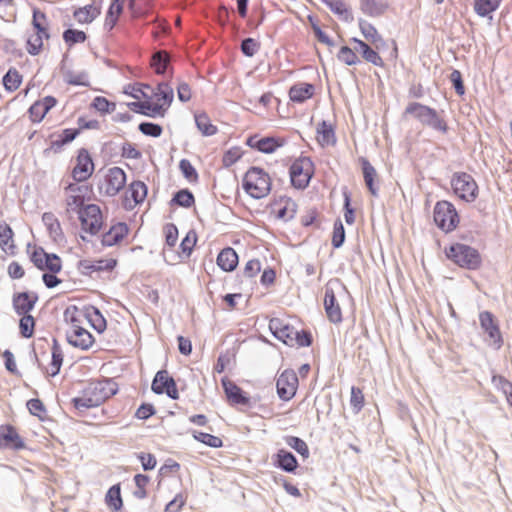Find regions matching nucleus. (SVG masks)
I'll return each mask as SVG.
<instances>
[{
    "mask_svg": "<svg viewBox=\"0 0 512 512\" xmlns=\"http://www.w3.org/2000/svg\"><path fill=\"white\" fill-rule=\"evenodd\" d=\"M125 0H112L105 18V27L111 30L116 25L124 7Z\"/></svg>",
    "mask_w": 512,
    "mask_h": 512,
    "instance_id": "nucleus-40",
    "label": "nucleus"
},
{
    "mask_svg": "<svg viewBox=\"0 0 512 512\" xmlns=\"http://www.w3.org/2000/svg\"><path fill=\"white\" fill-rule=\"evenodd\" d=\"M481 328L487 333L490 343L497 349L503 345V337L497 320L489 311H483L479 314Z\"/></svg>",
    "mask_w": 512,
    "mask_h": 512,
    "instance_id": "nucleus-19",
    "label": "nucleus"
},
{
    "mask_svg": "<svg viewBox=\"0 0 512 512\" xmlns=\"http://www.w3.org/2000/svg\"><path fill=\"white\" fill-rule=\"evenodd\" d=\"M299 380L294 370H284L276 381V388L279 397L284 401L291 400L298 389Z\"/></svg>",
    "mask_w": 512,
    "mask_h": 512,
    "instance_id": "nucleus-16",
    "label": "nucleus"
},
{
    "mask_svg": "<svg viewBox=\"0 0 512 512\" xmlns=\"http://www.w3.org/2000/svg\"><path fill=\"white\" fill-rule=\"evenodd\" d=\"M88 188L77 184H69L66 189V210L67 212H79L84 207L85 196Z\"/></svg>",
    "mask_w": 512,
    "mask_h": 512,
    "instance_id": "nucleus-22",
    "label": "nucleus"
},
{
    "mask_svg": "<svg viewBox=\"0 0 512 512\" xmlns=\"http://www.w3.org/2000/svg\"><path fill=\"white\" fill-rule=\"evenodd\" d=\"M359 162L362 167L364 182L369 190V192L373 195H377V188L375 187V180L377 179V172L375 168L371 165V163L364 157L359 158Z\"/></svg>",
    "mask_w": 512,
    "mask_h": 512,
    "instance_id": "nucleus-35",
    "label": "nucleus"
},
{
    "mask_svg": "<svg viewBox=\"0 0 512 512\" xmlns=\"http://www.w3.org/2000/svg\"><path fill=\"white\" fill-rule=\"evenodd\" d=\"M129 227L124 222H118L109 228L108 231L103 233L101 238V244L105 247H112L122 243V241L128 236Z\"/></svg>",
    "mask_w": 512,
    "mask_h": 512,
    "instance_id": "nucleus-25",
    "label": "nucleus"
},
{
    "mask_svg": "<svg viewBox=\"0 0 512 512\" xmlns=\"http://www.w3.org/2000/svg\"><path fill=\"white\" fill-rule=\"evenodd\" d=\"M197 243V234L194 230L187 232L180 243V250L183 255L189 257Z\"/></svg>",
    "mask_w": 512,
    "mask_h": 512,
    "instance_id": "nucleus-51",
    "label": "nucleus"
},
{
    "mask_svg": "<svg viewBox=\"0 0 512 512\" xmlns=\"http://www.w3.org/2000/svg\"><path fill=\"white\" fill-rule=\"evenodd\" d=\"M315 94V85L307 82H296L288 90L289 100L294 104H303L312 99Z\"/></svg>",
    "mask_w": 512,
    "mask_h": 512,
    "instance_id": "nucleus-23",
    "label": "nucleus"
},
{
    "mask_svg": "<svg viewBox=\"0 0 512 512\" xmlns=\"http://www.w3.org/2000/svg\"><path fill=\"white\" fill-rule=\"evenodd\" d=\"M101 14V6L94 3L74 10L73 17L79 24H89Z\"/></svg>",
    "mask_w": 512,
    "mask_h": 512,
    "instance_id": "nucleus-32",
    "label": "nucleus"
},
{
    "mask_svg": "<svg viewBox=\"0 0 512 512\" xmlns=\"http://www.w3.org/2000/svg\"><path fill=\"white\" fill-rule=\"evenodd\" d=\"M433 218L437 227L445 233L454 231L460 222L455 206L445 200L438 201L435 204Z\"/></svg>",
    "mask_w": 512,
    "mask_h": 512,
    "instance_id": "nucleus-10",
    "label": "nucleus"
},
{
    "mask_svg": "<svg viewBox=\"0 0 512 512\" xmlns=\"http://www.w3.org/2000/svg\"><path fill=\"white\" fill-rule=\"evenodd\" d=\"M222 385L228 401L235 405H247L249 398L244 396L243 391L232 380L227 377L222 379Z\"/></svg>",
    "mask_w": 512,
    "mask_h": 512,
    "instance_id": "nucleus-30",
    "label": "nucleus"
},
{
    "mask_svg": "<svg viewBox=\"0 0 512 512\" xmlns=\"http://www.w3.org/2000/svg\"><path fill=\"white\" fill-rule=\"evenodd\" d=\"M492 383L495 388L502 391L504 395L512 391V382L502 375H494L492 377Z\"/></svg>",
    "mask_w": 512,
    "mask_h": 512,
    "instance_id": "nucleus-63",
    "label": "nucleus"
},
{
    "mask_svg": "<svg viewBox=\"0 0 512 512\" xmlns=\"http://www.w3.org/2000/svg\"><path fill=\"white\" fill-rule=\"evenodd\" d=\"M49 23L44 12L35 9L32 19V31L27 37V51L31 55H37L44 46V41L48 40L50 35L48 32Z\"/></svg>",
    "mask_w": 512,
    "mask_h": 512,
    "instance_id": "nucleus-8",
    "label": "nucleus"
},
{
    "mask_svg": "<svg viewBox=\"0 0 512 512\" xmlns=\"http://www.w3.org/2000/svg\"><path fill=\"white\" fill-rule=\"evenodd\" d=\"M126 184V174L119 167L109 168L106 172L100 189L108 196L117 195Z\"/></svg>",
    "mask_w": 512,
    "mask_h": 512,
    "instance_id": "nucleus-18",
    "label": "nucleus"
},
{
    "mask_svg": "<svg viewBox=\"0 0 512 512\" xmlns=\"http://www.w3.org/2000/svg\"><path fill=\"white\" fill-rule=\"evenodd\" d=\"M25 448V441L17 429L10 424L0 425V449L21 450Z\"/></svg>",
    "mask_w": 512,
    "mask_h": 512,
    "instance_id": "nucleus-21",
    "label": "nucleus"
},
{
    "mask_svg": "<svg viewBox=\"0 0 512 512\" xmlns=\"http://www.w3.org/2000/svg\"><path fill=\"white\" fill-rule=\"evenodd\" d=\"M168 64V56L165 52H157L153 55L151 66L157 74H163Z\"/></svg>",
    "mask_w": 512,
    "mask_h": 512,
    "instance_id": "nucleus-57",
    "label": "nucleus"
},
{
    "mask_svg": "<svg viewBox=\"0 0 512 512\" xmlns=\"http://www.w3.org/2000/svg\"><path fill=\"white\" fill-rule=\"evenodd\" d=\"M91 107L101 114H107L115 110L116 104L103 96H97L93 99Z\"/></svg>",
    "mask_w": 512,
    "mask_h": 512,
    "instance_id": "nucleus-50",
    "label": "nucleus"
},
{
    "mask_svg": "<svg viewBox=\"0 0 512 512\" xmlns=\"http://www.w3.org/2000/svg\"><path fill=\"white\" fill-rule=\"evenodd\" d=\"M285 441L288 446L298 452L302 457H309V448L304 440L296 436H287Z\"/></svg>",
    "mask_w": 512,
    "mask_h": 512,
    "instance_id": "nucleus-52",
    "label": "nucleus"
},
{
    "mask_svg": "<svg viewBox=\"0 0 512 512\" xmlns=\"http://www.w3.org/2000/svg\"><path fill=\"white\" fill-rule=\"evenodd\" d=\"M451 185L454 193L462 200L472 202L478 195V186L473 177L465 172L453 175Z\"/></svg>",
    "mask_w": 512,
    "mask_h": 512,
    "instance_id": "nucleus-13",
    "label": "nucleus"
},
{
    "mask_svg": "<svg viewBox=\"0 0 512 512\" xmlns=\"http://www.w3.org/2000/svg\"><path fill=\"white\" fill-rule=\"evenodd\" d=\"M195 123L203 136H213L218 132V128L211 122L210 117L205 112L194 115Z\"/></svg>",
    "mask_w": 512,
    "mask_h": 512,
    "instance_id": "nucleus-39",
    "label": "nucleus"
},
{
    "mask_svg": "<svg viewBox=\"0 0 512 512\" xmlns=\"http://www.w3.org/2000/svg\"><path fill=\"white\" fill-rule=\"evenodd\" d=\"M30 260L39 270L58 273L62 269V261L56 254L47 253L42 247H35Z\"/></svg>",
    "mask_w": 512,
    "mask_h": 512,
    "instance_id": "nucleus-15",
    "label": "nucleus"
},
{
    "mask_svg": "<svg viewBox=\"0 0 512 512\" xmlns=\"http://www.w3.org/2000/svg\"><path fill=\"white\" fill-rule=\"evenodd\" d=\"M315 172L313 161L307 156H300L295 159L290 168L289 175L291 184L296 189H305Z\"/></svg>",
    "mask_w": 512,
    "mask_h": 512,
    "instance_id": "nucleus-11",
    "label": "nucleus"
},
{
    "mask_svg": "<svg viewBox=\"0 0 512 512\" xmlns=\"http://www.w3.org/2000/svg\"><path fill=\"white\" fill-rule=\"evenodd\" d=\"M118 264L114 257L102 259H81L77 264L78 271L85 276H92L94 273L112 272Z\"/></svg>",
    "mask_w": 512,
    "mask_h": 512,
    "instance_id": "nucleus-14",
    "label": "nucleus"
},
{
    "mask_svg": "<svg viewBox=\"0 0 512 512\" xmlns=\"http://www.w3.org/2000/svg\"><path fill=\"white\" fill-rule=\"evenodd\" d=\"M0 248L9 255L15 256L17 253V246L14 240V232L9 224L6 222L0 223Z\"/></svg>",
    "mask_w": 512,
    "mask_h": 512,
    "instance_id": "nucleus-28",
    "label": "nucleus"
},
{
    "mask_svg": "<svg viewBox=\"0 0 512 512\" xmlns=\"http://www.w3.org/2000/svg\"><path fill=\"white\" fill-rule=\"evenodd\" d=\"M269 329L278 340L288 346L304 347L311 344L310 333L296 330L286 318L274 317L270 319Z\"/></svg>",
    "mask_w": 512,
    "mask_h": 512,
    "instance_id": "nucleus-4",
    "label": "nucleus"
},
{
    "mask_svg": "<svg viewBox=\"0 0 512 512\" xmlns=\"http://www.w3.org/2000/svg\"><path fill=\"white\" fill-rule=\"evenodd\" d=\"M65 82L74 86H89V80L86 73L68 72L65 75Z\"/></svg>",
    "mask_w": 512,
    "mask_h": 512,
    "instance_id": "nucleus-60",
    "label": "nucleus"
},
{
    "mask_svg": "<svg viewBox=\"0 0 512 512\" xmlns=\"http://www.w3.org/2000/svg\"><path fill=\"white\" fill-rule=\"evenodd\" d=\"M346 293V288L339 279L330 280L325 287L324 307L328 319L333 323L342 321L339 298Z\"/></svg>",
    "mask_w": 512,
    "mask_h": 512,
    "instance_id": "nucleus-9",
    "label": "nucleus"
},
{
    "mask_svg": "<svg viewBox=\"0 0 512 512\" xmlns=\"http://www.w3.org/2000/svg\"><path fill=\"white\" fill-rule=\"evenodd\" d=\"M87 39L84 31L77 29H67L63 33V40L68 46H73L77 43H83Z\"/></svg>",
    "mask_w": 512,
    "mask_h": 512,
    "instance_id": "nucleus-49",
    "label": "nucleus"
},
{
    "mask_svg": "<svg viewBox=\"0 0 512 512\" xmlns=\"http://www.w3.org/2000/svg\"><path fill=\"white\" fill-rule=\"evenodd\" d=\"M80 134V129L67 128L62 130L56 135V139L52 141L51 147L54 149H60L63 146L71 143Z\"/></svg>",
    "mask_w": 512,
    "mask_h": 512,
    "instance_id": "nucleus-41",
    "label": "nucleus"
},
{
    "mask_svg": "<svg viewBox=\"0 0 512 512\" xmlns=\"http://www.w3.org/2000/svg\"><path fill=\"white\" fill-rule=\"evenodd\" d=\"M140 92L144 99V104L141 106L146 109L144 115L149 117H163L174 97L173 88L168 83H159L156 89L143 85Z\"/></svg>",
    "mask_w": 512,
    "mask_h": 512,
    "instance_id": "nucleus-2",
    "label": "nucleus"
},
{
    "mask_svg": "<svg viewBox=\"0 0 512 512\" xmlns=\"http://www.w3.org/2000/svg\"><path fill=\"white\" fill-rule=\"evenodd\" d=\"M57 102V99L53 96H46L35 101L28 109L31 122L40 123L47 113L57 105Z\"/></svg>",
    "mask_w": 512,
    "mask_h": 512,
    "instance_id": "nucleus-24",
    "label": "nucleus"
},
{
    "mask_svg": "<svg viewBox=\"0 0 512 512\" xmlns=\"http://www.w3.org/2000/svg\"><path fill=\"white\" fill-rule=\"evenodd\" d=\"M404 115L412 116L421 124L442 134H447L449 131L447 120L437 110L422 103L410 102L405 108Z\"/></svg>",
    "mask_w": 512,
    "mask_h": 512,
    "instance_id": "nucleus-5",
    "label": "nucleus"
},
{
    "mask_svg": "<svg viewBox=\"0 0 512 512\" xmlns=\"http://www.w3.org/2000/svg\"><path fill=\"white\" fill-rule=\"evenodd\" d=\"M352 41L359 46L361 55L364 60L378 67H382L384 65L381 56L374 49H372L366 42L357 38H353Z\"/></svg>",
    "mask_w": 512,
    "mask_h": 512,
    "instance_id": "nucleus-38",
    "label": "nucleus"
},
{
    "mask_svg": "<svg viewBox=\"0 0 512 512\" xmlns=\"http://www.w3.org/2000/svg\"><path fill=\"white\" fill-rule=\"evenodd\" d=\"M128 192L133 199L134 204L141 203L147 196V187L141 181H134L129 185Z\"/></svg>",
    "mask_w": 512,
    "mask_h": 512,
    "instance_id": "nucleus-45",
    "label": "nucleus"
},
{
    "mask_svg": "<svg viewBox=\"0 0 512 512\" xmlns=\"http://www.w3.org/2000/svg\"><path fill=\"white\" fill-rule=\"evenodd\" d=\"M19 330L24 338H31L34 334L35 319L30 314L20 315Z\"/></svg>",
    "mask_w": 512,
    "mask_h": 512,
    "instance_id": "nucleus-48",
    "label": "nucleus"
},
{
    "mask_svg": "<svg viewBox=\"0 0 512 512\" xmlns=\"http://www.w3.org/2000/svg\"><path fill=\"white\" fill-rule=\"evenodd\" d=\"M447 259L455 265L468 269L477 270L482 265V257L477 249L462 243H453L445 248Z\"/></svg>",
    "mask_w": 512,
    "mask_h": 512,
    "instance_id": "nucleus-7",
    "label": "nucleus"
},
{
    "mask_svg": "<svg viewBox=\"0 0 512 512\" xmlns=\"http://www.w3.org/2000/svg\"><path fill=\"white\" fill-rule=\"evenodd\" d=\"M172 201L178 206L190 208L194 205L195 198L188 189H182L174 195Z\"/></svg>",
    "mask_w": 512,
    "mask_h": 512,
    "instance_id": "nucleus-54",
    "label": "nucleus"
},
{
    "mask_svg": "<svg viewBox=\"0 0 512 512\" xmlns=\"http://www.w3.org/2000/svg\"><path fill=\"white\" fill-rule=\"evenodd\" d=\"M361 33L367 41L373 45H377L379 42H383L382 37L377 32L376 28L368 22H360L359 24Z\"/></svg>",
    "mask_w": 512,
    "mask_h": 512,
    "instance_id": "nucleus-47",
    "label": "nucleus"
},
{
    "mask_svg": "<svg viewBox=\"0 0 512 512\" xmlns=\"http://www.w3.org/2000/svg\"><path fill=\"white\" fill-rule=\"evenodd\" d=\"M193 437L197 441H199V442H201V443H203V444H205L207 446L213 447V448H220V447L223 446V441H222V439L220 437L214 436V435L209 434V433L197 432L196 431V432L193 433Z\"/></svg>",
    "mask_w": 512,
    "mask_h": 512,
    "instance_id": "nucleus-53",
    "label": "nucleus"
},
{
    "mask_svg": "<svg viewBox=\"0 0 512 512\" xmlns=\"http://www.w3.org/2000/svg\"><path fill=\"white\" fill-rule=\"evenodd\" d=\"M151 388L156 394L165 393L172 399L179 398L176 383L166 370L156 373Z\"/></svg>",
    "mask_w": 512,
    "mask_h": 512,
    "instance_id": "nucleus-20",
    "label": "nucleus"
},
{
    "mask_svg": "<svg viewBox=\"0 0 512 512\" xmlns=\"http://www.w3.org/2000/svg\"><path fill=\"white\" fill-rule=\"evenodd\" d=\"M38 296L35 293L19 292L13 296V308L18 315L29 314L34 309Z\"/></svg>",
    "mask_w": 512,
    "mask_h": 512,
    "instance_id": "nucleus-26",
    "label": "nucleus"
},
{
    "mask_svg": "<svg viewBox=\"0 0 512 512\" xmlns=\"http://www.w3.org/2000/svg\"><path fill=\"white\" fill-rule=\"evenodd\" d=\"M275 464L286 472H294L298 467L295 456L285 450L280 449L275 456Z\"/></svg>",
    "mask_w": 512,
    "mask_h": 512,
    "instance_id": "nucleus-36",
    "label": "nucleus"
},
{
    "mask_svg": "<svg viewBox=\"0 0 512 512\" xmlns=\"http://www.w3.org/2000/svg\"><path fill=\"white\" fill-rule=\"evenodd\" d=\"M345 240V230L341 220H337L334 223L332 245L335 248H339Z\"/></svg>",
    "mask_w": 512,
    "mask_h": 512,
    "instance_id": "nucleus-62",
    "label": "nucleus"
},
{
    "mask_svg": "<svg viewBox=\"0 0 512 512\" xmlns=\"http://www.w3.org/2000/svg\"><path fill=\"white\" fill-rule=\"evenodd\" d=\"M316 141L321 147L333 146L336 143L335 128L332 123L322 121L316 128Z\"/></svg>",
    "mask_w": 512,
    "mask_h": 512,
    "instance_id": "nucleus-29",
    "label": "nucleus"
},
{
    "mask_svg": "<svg viewBox=\"0 0 512 512\" xmlns=\"http://www.w3.org/2000/svg\"><path fill=\"white\" fill-rule=\"evenodd\" d=\"M365 404L364 394L361 388L353 386L351 388L350 405L354 413H359Z\"/></svg>",
    "mask_w": 512,
    "mask_h": 512,
    "instance_id": "nucleus-56",
    "label": "nucleus"
},
{
    "mask_svg": "<svg viewBox=\"0 0 512 512\" xmlns=\"http://www.w3.org/2000/svg\"><path fill=\"white\" fill-rule=\"evenodd\" d=\"M82 231L96 235L102 228L104 220L100 207L96 204H88L78 212Z\"/></svg>",
    "mask_w": 512,
    "mask_h": 512,
    "instance_id": "nucleus-12",
    "label": "nucleus"
},
{
    "mask_svg": "<svg viewBox=\"0 0 512 512\" xmlns=\"http://www.w3.org/2000/svg\"><path fill=\"white\" fill-rule=\"evenodd\" d=\"M248 144L263 153H273L278 148L285 144V139L281 137H264L257 139V137H250Z\"/></svg>",
    "mask_w": 512,
    "mask_h": 512,
    "instance_id": "nucleus-27",
    "label": "nucleus"
},
{
    "mask_svg": "<svg viewBox=\"0 0 512 512\" xmlns=\"http://www.w3.org/2000/svg\"><path fill=\"white\" fill-rule=\"evenodd\" d=\"M276 206H279L276 210V215L279 219L287 221L292 219L296 214L297 205L291 199H282Z\"/></svg>",
    "mask_w": 512,
    "mask_h": 512,
    "instance_id": "nucleus-42",
    "label": "nucleus"
},
{
    "mask_svg": "<svg viewBox=\"0 0 512 512\" xmlns=\"http://www.w3.org/2000/svg\"><path fill=\"white\" fill-rule=\"evenodd\" d=\"M501 1L502 0H475L474 10L479 16L485 17L497 10Z\"/></svg>",
    "mask_w": 512,
    "mask_h": 512,
    "instance_id": "nucleus-44",
    "label": "nucleus"
},
{
    "mask_svg": "<svg viewBox=\"0 0 512 512\" xmlns=\"http://www.w3.org/2000/svg\"><path fill=\"white\" fill-rule=\"evenodd\" d=\"M22 83V75L15 68H10L3 77V86L9 92L16 91Z\"/></svg>",
    "mask_w": 512,
    "mask_h": 512,
    "instance_id": "nucleus-43",
    "label": "nucleus"
},
{
    "mask_svg": "<svg viewBox=\"0 0 512 512\" xmlns=\"http://www.w3.org/2000/svg\"><path fill=\"white\" fill-rule=\"evenodd\" d=\"M64 359V354L61 346L59 345L56 339H53V344L51 347V360L50 362L43 367L44 372L48 376H56L61 369L62 363Z\"/></svg>",
    "mask_w": 512,
    "mask_h": 512,
    "instance_id": "nucleus-31",
    "label": "nucleus"
},
{
    "mask_svg": "<svg viewBox=\"0 0 512 512\" xmlns=\"http://www.w3.org/2000/svg\"><path fill=\"white\" fill-rule=\"evenodd\" d=\"M115 393V383L110 380L90 381L72 402L77 409L92 408L101 405Z\"/></svg>",
    "mask_w": 512,
    "mask_h": 512,
    "instance_id": "nucleus-3",
    "label": "nucleus"
},
{
    "mask_svg": "<svg viewBox=\"0 0 512 512\" xmlns=\"http://www.w3.org/2000/svg\"><path fill=\"white\" fill-rule=\"evenodd\" d=\"M187 501V497L179 493L177 494L173 500H171L165 507V512H179L182 507L185 505Z\"/></svg>",
    "mask_w": 512,
    "mask_h": 512,
    "instance_id": "nucleus-64",
    "label": "nucleus"
},
{
    "mask_svg": "<svg viewBox=\"0 0 512 512\" xmlns=\"http://www.w3.org/2000/svg\"><path fill=\"white\" fill-rule=\"evenodd\" d=\"M105 503L113 512L121 511L123 507V499L121 496L120 483L115 484L108 489L105 495Z\"/></svg>",
    "mask_w": 512,
    "mask_h": 512,
    "instance_id": "nucleus-37",
    "label": "nucleus"
},
{
    "mask_svg": "<svg viewBox=\"0 0 512 512\" xmlns=\"http://www.w3.org/2000/svg\"><path fill=\"white\" fill-rule=\"evenodd\" d=\"M64 319L68 325L66 338L73 347L88 350L95 343V338L87 330L85 318L81 314V309L76 306L68 307L64 312Z\"/></svg>",
    "mask_w": 512,
    "mask_h": 512,
    "instance_id": "nucleus-1",
    "label": "nucleus"
},
{
    "mask_svg": "<svg viewBox=\"0 0 512 512\" xmlns=\"http://www.w3.org/2000/svg\"><path fill=\"white\" fill-rule=\"evenodd\" d=\"M81 314L85 318V324L92 326L97 332L102 333L107 327V322L102 313L95 307L81 309Z\"/></svg>",
    "mask_w": 512,
    "mask_h": 512,
    "instance_id": "nucleus-33",
    "label": "nucleus"
},
{
    "mask_svg": "<svg viewBox=\"0 0 512 512\" xmlns=\"http://www.w3.org/2000/svg\"><path fill=\"white\" fill-rule=\"evenodd\" d=\"M242 154V150L239 147H232L228 149L222 157L223 166L230 167L234 165L242 157Z\"/></svg>",
    "mask_w": 512,
    "mask_h": 512,
    "instance_id": "nucleus-58",
    "label": "nucleus"
},
{
    "mask_svg": "<svg viewBox=\"0 0 512 512\" xmlns=\"http://www.w3.org/2000/svg\"><path fill=\"white\" fill-rule=\"evenodd\" d=\"M217 264L222 270L231 272L238 265V255L233 248H224L217 256Z\"/></svg>",
    "mask_w": 512,
    "mask_h": 512,
    "instance_id": "nucleus-34",
    "label": "nucleus"
},
{
    "mask_svg": "<svg viewBox=\"0 0 512 512\" xmlns=\"http://www.w3.org/2000/svg\"><path fill=\"white\" fill-rule=\"evenodd\" d=\"M179 168H180L182 174L184 175V177L189 182H197L198 173L189 160L182 159L179 163Z\"/></svg>",
    "mask_w": 512,
    "mask_h": 512,
    "instance_id": "nucleus-59",
    "label": "nucleus"
},
{
    "mask_svg": "<svg viewBox=\"0 0 512 512\" xmlns=\"http://www.w3.org/2000/svg\"><path fill=\"white\" fill-rule=\"evenodd\" d=\"M337 58L340 62L352 66L359 63L357 54L348 46H342L337 54Z\"/></svg>",
    "mask_w": 512,
    "mask_h": 512,
    "instance_id": "nucleus-55",
    "label": "nucleus"
},
{
    "mask_svg": "<svg viewBox=\"0 0 512 512\" xmlns=\"http://www.w3.org/2000/svg\"><path fill=\"white\" fill-rule=\"evenodd\" d=\"M27 408L29 412L43 420L46 416V408L40 399H30L27 402Z\"/></svg>",
    "mask_w": 512,
    "mask_h": 512,
    "instance_id": "nucleus-61",
    "label": "nucleus"
},
{
    "mask_svg": "<svg viewBox=\"0 0 512 512\" xmlns=\"http://www.w3.org/2000/svg\"><path fill=\"white\" fill-rule=\"evenodd\" d=\"M94 172V163L87 149L78 150L75 165L72 169V177L77 182L86 181Z\"/></svg>",
    "mask_w": 512,
    "mask_h": 512,
    "instance_id": "nucleus-17",
    "label": "nucleus"
},
{
    "mask_svg": "<svg viewBox=\"0 0 512 512\" xmlns=\"http://www.w3.org/2000/svg\"><path fill=\"white\" fill-rule=\"evenodd\" d=\"M134 483L136 489L133 492L134 497L137 499H144L147 497V487L150 483V478L144 474H136L134 476Z\"/></svg>",
    "mask_w": 512,
    "mask_h": 512,
    "instance_id": "nucleus-46",
    "label": "nucleus"
},
{
    "mask_svg": "<svg viewBox=\"0 0 512 512\" xmlns=\"http://www.w3.org/2000/svg\"><path fill=\"white\" fill-rule=\"evenodd\" d=\"M272 181L270 175L262 168L251 167L244 174L242 187L254 199H262L271 191Z\"/></svg>",
    "mask_w": 512,
    "mask_h": 512,
    "instance_id": "nucleus-6",
    "label": "nucleus"
}]
</instances>
